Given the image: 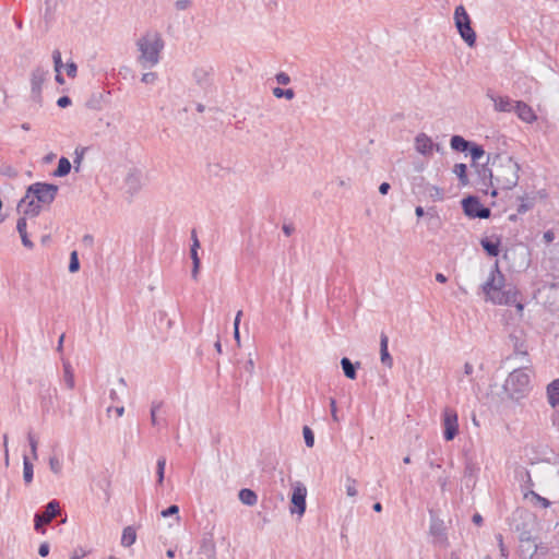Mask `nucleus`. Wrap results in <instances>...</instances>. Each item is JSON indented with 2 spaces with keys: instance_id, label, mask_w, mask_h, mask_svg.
<instances>
[{
  "instance_id": "f257e3e1",
  "label": "nucleus",
  "mask_w": 559,
  "mask_h": 559,
  "mask_svg": "<svg viewBox=\"0 0 559 559\" xmlns=\"http://www.w3.org/2000/svg\"><path fill=\"white\" fill-rule=\"evenodd\" d=\"M490 165L492 185L504 190H510L518 185L520 165L511 156L497 154Z\"/></svg>"
},
{
  "instance_id": "f03ea898",
  "label": "nucleus",
  "mask_w": 559,
  "mask_h": 559,
  "mask_svg": "<svg viewBox=\"0 0 559 559\" xmlns=\"http://www.w3.org/2000/svg\"><path fill=\"white\" fill-rule=\"evenodd\" d=\"M164 39L158 32H146L136 40V47L140 51V55L136 59L138 63L143 69L154 68L160 60V53L164 49Z\"/></svg>"
},
{
  "instance_id": "7ed1b4c3",
  "label": "nucleus",
  "mask_w": 559,
  "mask_h": 559,
  "mask_svg": "<svg viewBox=\"0 0 559 559\" xmlns=\"http://www.w3.org/2000/svg\"><path fill=\"white\" fill-rule=\"evenodd\" d=\"M531 373L527 367H520L507 377L503 390L510 400L519 402L528 395L532 389Z\"/></svg>"
},
{
  "instance_id": "20e7f679",
  "label": "nucleus",
  "mask_w": 559,
  "mask_h": 559,
  "mask_svg": "<svg viewBox=\"0 0 559 559\" xmlns=\"http://www.w3.org/2000/svg\"><path fill=\"white\" fill-rule=\"evenodd\" d=\"M483 290L487 300L493 304L507 306L515 305L519 311L523 310V305L516 302L518 290L514 287L506 286L502 289H493L490 292V284H484Z\"/></svg>"
},
{
  "instance_id": "39448f33",
  "label": "nucleus",
  "mask_w": 559,
  "mask_h": 559,
  "mask_svg": "<svg viewBox=\"0 0 559 559\" xmlns=\"http://www.w3.org/2000/svg\"><path fill=\"white\" fill-rule=\"evenodd\" d=\"M454 23L462 39L473 47L476 43V34L471 26V19L463 5H459L454 10Z\"/></svg>"
},
{
  "instance_id": "423d86ee",
  "label": "nucleus",
  "mask_w": 559,
  "mask_h": 559,
  "mask_svg": "<svg viewBox=\"0 0 559 559\" xmlns=\"http://www.w3.org/2000/svg\"><path fill=\"white\" fill-rule=\"evenodd\" d=\"M58 192V186L52 183L36 182L28 187L27 198L33 195L40 204L49 205L53 202Z\"/></svg>"
},
{
  "instance_id": "0eeeda50",
  "label": "nucleus",
  "mask_w": 559,
  "mask_h": 559,
  "mask_svg": "<svg viewBox=\"0 0 559 559\" xmlns=\"http://www.w3.org/2000/svg\"><path fill=\"white\" fill-rule=\"evenodd\" d=\"M48 76L49 71L43 67H37L31 72V97L38 105H41V90Z\"/></svg>"
},
{
  "instance_id": "6e6552de",
  "label": "nucleus",
  "mask_w": 559,
  "mask_h": 559,
  "mask_svg": "<svg viewBox=\"0 0 559 559\" xmlns=\"http://www.w3.org/2000/svg\"><path fill=\"white\" fill-rule=\"evenodd\" d=\"M443 437L453 440L459 432L457 413L451 407H444L442 413Z\"/></svg>"
},
{
  "instance_id": "1a4fd4ad",
  "label": "nucleus",
  "mask_w": 559,
  "mask_h": 559,
  "mask_svg": "<svg viewBox=\"0 0 559 559\" xmlns=\"http://www.w3.org/2000/svg\"><path fill=\"white\" fill-rule=\"evenodd\" d=\"M464 213L472 218H488L490 216V210L485 207L477 198L467 197L462 201Z\"/></svg>"
},
{
  "instance_id": "9d476101",
  "label": "nucleus",
  "mask_w": 559,
  "mask_h": 559,
  "mask_svg": "<svg viewBox=\"0 0 559 559\" xmlns=\"http://www.w3.org/2000/svg\"><path fill=\"white\" fill-rule=\"evenodd\" d=\"M414 147L417 153L425 157H430L433 151L442 150L439 143H435L432 139L424 132L418 133L414 139Z\"/></svg>"
},
{
  "instance_id": "9b49d317",
  "label": "nucleus",
  "mask_w": 559,
  "mask_h": 559,
  "mask_svg": "<svg viewBox=\"0 0 559 559\" xmlns=\"http://www.w3.org/2000/svg\"><path fill=\"white\" fill-rule=\"evenodd\" d=\"M306 497H307V488L306 486L297 481L294 485L293 493L290 498V502L293 507L290 508L292 513H297L299 516H302L306 511Z\"/></svg>"
},
{
  "instance_id": "f8f14e48",
  "label": "nucleus",
  "mask_w": 559,
  "mask_h": 559,
  "mask_svg": "<svg viewBox=\"0 0 559 559\" xmlns=\"http://www.w3.org/2000/svg\"><path fill=\"white\" fill-rule=\"evenodd\" d=\"M143 174L138 168H130L124 177L123 188L131 197L136 194L143 187Z\"/></svg>"
},
{
  "instance_id": "ddd939ff",
  "label": "nucleus",
  "mask_w": 559,
  "mask_h": 559,
  "mask_svg": "<svg viewBox=\"0 0 559 559\" xmlns=\"http://www.w3.org/2000/svg\"><path fill=\"white\" fill-rule=\"evenodd\" d=\"M59 513V502L56 500H51L47 503L45 513H36L34 518V526L36 531H40L45 533L43 528L44 525L50 523L52 519H55Z\"/></svg>"
},
{
  "instance_id": "4468645a",
  "label": "nucleus",
  "mask_w": 559,
  "mask_h": 559,
  "mask_svg": "<svg viewBox=\"0 0 559 559\" xmlns=\"http://www.w3.org/2000/svg\"><path fill=\"white\" fill-rule=\"evenodd\" d=\"M17 210L24 214L23 217H36L41 211V204L33 197L27 198V193L20 201Z\"/></svg>"
},
{
  "instance_id": "2eb2a0df",
  "label": "nucleus",
  "mask_w": 559,
  "mask_h": 559,
  "mask_svg": "<svg viewBox=\"0 0 559 559\" xmlns=\"http://www.w3.org/2000/svg\"><path fill=\"white\" fill-rule=\"evenodd\" d=\"M213 68L210 66H198L192 70V78L195 84L205 88L211 85Z\"/></svg>"
},
{
  "instance_id": "dca6fc26",
  "label": "nucleus",
  "mask_w": 559,
  "mask_h": 559,
  "mask_svg": "<svg viewBox=\"0 0 559 559\" xmlns=\"http://www.w3.org/2000/svg\"><path fill=\"white\" fill-rule=\"evenodd\" d=\"M487 97L493 103L496 111L512 112L515 102L508 96H496L491 91L487 92Z\"/></svg>"
},
{
  "instance_id": "f3484780",
  "label": "nucleus",
  "mask_w": 559,
  "mask_h": 559,
  "mask_svg": "<svg viewBox=\"0 0 559 559\" xmlns=\"http://www.w3.org/2000/svg\"><path fill=\"white\" fill-rule=\"evenodd\" d=\"M513 111L522 121L527 123H532L537 119V116L534 114L532 107L520 100L515 102Z\"/></svg>"
},
{
  "instance_id": "a211bd4d",
  "label": "nucleus",
  "mask_w": 559,
  "mask_h": 559,
  "mask_svg": "<svg viewBox=\"0 0 559 559\" xmlns=\"http://www.w3.org/2000/svg\"><path fill=\"white\" fill-rule=\"evenodd\" d=\"M430 534L433 536V542L442 547L448 546V537L444 532L443 523L439 520L432 521L430 524Z\"/></svg>"
},
{
  "instance_id": "6ab92c4d",
  "label": "nucleus",
  "mask_w": 559,
  "mask_h": 559,
  "mask_svg": "<svg viewBox=\"0 0 559 559\" xmlns=\"http://www.w3.org/2000/svg\"><path fill=\"white\" fill-rule=\"evenodd\" d=\"M388 344H389V337L385 333L382 332L380 335V360L388 368H392L393 358L391 357V355L389 353Z\"/></svg>"
},
{
  "instance_id": "aec40b11",
  "label": "nucleus",
  "mask_w": 559,
  "mask_h": 559,
  "mask_svg": "<svg viewBox=\"0 0 559 559\" xmlns=\"http://www.w3.org/2000/svg\"><path fill=\"white\" fill-rule=\"evenodd\" d=\"M485 284H490V292L493 290V289H498L499 290V289H502L503 287H506V285H504V277L501 274V272L499 271L497 265L490 272V275H489L488 280L485 282Z\"/></svg>"
},
{
  "instance_id": "412c9836",
  "label": "nucleus",
  "mask_w": 559,
  "mask_h": 559,
  "mask_svg": "<svg viewBox=\"0 0 559 559\" xmlns=\"http://www.w3.org/2000/svg\"><path fill=\"white\" fill-rule=\"evenodd\" d=\"M26 226H27L26 217H20L17 219V223H16V229H17V233L20 234L22 243L27 249H33L34 248V243L28 238V235H27V231H26Z\"/></svg>"
},
{
  "instance_id": "4be33fe9",
  "label": "nucleus",
  "mask_w": 559,
  "mask_h": 559,
  "mask_svg": "<svg viewBox=\"0 0 559 559\" xmlns=\"http://www.w3.org/2000/svg\"><path fill=\"white\" fill-rule=\"evenodd\" d=\"M480 245L488 255L497 257L499 254L500 240L498 238H483Z\"/></svg>"
},
{
  "instance_id": "5701e85b",
  "label": "nucleus",
  "mask_w": 559,
  "mask_h": 559,
  "mask_svg": "<svg viewBox=\"0 0 559 559\" xmlns=\"http://www.w3.org/2000/svg\"><path fill=\"white\" fill-rule=\"evenodd\" d=\"M548 401L552 407L559 405V379L554 380L547 386Z\"/></svg>"
},
{
  "instance_id": "b1692460",
  "label": "nucleus",
  "mask_w": 559,
  "mask_h": 559,
  "mask_svg": "<svg viewBox=\"0 0 559 559\" xmlns=\"http://www.w3.org/2000/svg\"><path fill=\"white\" fill-rule=\"evenodd\" d=\"M341 366H342V369L344 371V374L350 379V380H354L356 379V367H359L360 366V362H356V366L350 361L349 358L347 357H343L341 359Z\"/></svg>"
},
{
  "instance_id": "393cba45",
  "label": "nucleus",
  "mask_w": 559,
  "mask_h": 559,
  "mask_svg": "<svg viewBox=\"0 0 559 559\" xmlns=\"http://www.w3.org/2000/svg\"><path fill=\"white\" fill-rule=\"evenodd\" d=\"M239 500L249 507L254 506L258 502V496L257 493L248 488H243L238 493Z\"/></svg>"
},
{
  "instance_id": "a878e982",
  "label": "nucleus",
  "mask_w": 559,
  "mask_h": 559,
  "mask_svg": "<svg viewBox=\"0 0 559 559\" xmlns=\"http://www.w3.org/2000/svg\"><path fill=\"white\" fill-rule=\"evenodd\" d=\"M63 380L68 389L72 390L75 386L74 373L71 364L68 360H63Z\"/></svg>"
},
{
  "instance_id": "bb28decb",
  "label": "nucleus",
  "mask_w": 559,
  "mask_h": 559,
  "mask_svg": "<svg viewBox=\"0 0 559 559\" xmlns=\"http://www.w3.org/2000/svg\"><path fill=\"white\" fill-rule=\"evenodd\" d=\"M451 148L457 152H465L469 148L471 143L461 135H453L450 140Z\"/></svg>"
},
{
  "instance_id": "cd10ccee",
  "label": "nucleus",
  "mask_w": 559,
  "mask_h": 559,
  "mask_svg": "<svg viewBox=\"0 0 559 559\" xmlns=\"http://www.w3.org/2000/svg\"><path fill=\"white\" fill-rule=\"evenodd\" d=\"M136 540V533L133 527L127 526L124 527L121 536V545L123 547H130Z\"/></svg>"
},
{
  "instance_id": "c85d7f7f",
  "label": "nucleus",
  "mask_w": 559,
  "mask_h": 559,
  "mask_svg": "<svg viewBox=\"0 0 559 559\" xmlns=\"http://www.w3.org/2000/svg\"><path fill=\"white\" fill-rule=\"evenodd\" d=\"M34 466L29 459L24 455L23 456V479L26 485L31 484L33 480Z\"/></svg>"
},
{
  "instance_id": "c756f323",
  "label": "nucleus",
  "mask_w": 559,
  "mask_h": 559,
  "mask_svg": "<svg viewBox=\"0 0 559 559\" xmlns=\"http://www.w3.org/2000/svg\"><path fill=\"white\" fill-rule=\"evenodd\" d=\"M71 170V163L68 158L61 157L58 162V167L53 171V176L56 177H64L67 176Z\"/></svg>"
},
{
  "instance_id": "7c9ffc66",
  "label": "nucleus",
  "mask_w": 559,
  "mask_h": 559,
  "mask_svg": "<svg viewBox=\"0 0 559 559\" xmlns=\"http://www.w3.org/2000/svg\"><path fill=\"white\" fill-rule=\"evenodd\" d=\"M427 195L435 202L443 200V190L433 185H427L425 187Z\"/></svg>"
},
{
  "instance_id": "2f4dec72",
  "label": "nucleus",
  "mask_w": 559,
  "mask_h": 559,
  "mask_svg": "<svg viewBox=\"0 0 559 559\" xmlns=\"http://www.w3.org/2000/svg\"><path fill=\"white\" fill-rule=\"evenodd\" d=\"M511 340L513 342L514 347V354L516 356L525 357L527 355L526 346L524 345V342L520 340L516 335H511Z\"/></svg>"
},
{
  "instance_id": "473e14b6",
  "label": "nucleus",
  "mask_w": 559,
  "mask_h": 559,
  "mask_svg": "<svg viewBox=\"0 0 559 559\" xmlns=\"http://www.w3.org/2000/svg\"><path fill=\"white\" fill-rule=\"evenodd\" d=\"M467 167L465 164H455L453 168V173L459 177L462 185H467V174H466Z\"/></svg>"
},
{
  "instance_id": "72a5a7b5",
  "label": "nucleus",
  "mask_w": 559,
  "mask_h": 559,
  "mask_svg": "<svg viewBox=\"0 0 559 559\" xmlns=\"http://www.w3.org/2000/svg\"><path fill=\"white\" fill-rule=\"evenodd\" d=\"M162 402H153L151 405V423L153 426H158L160 420L157 417L158 411L162 408Z\"/></svg>"
},
{
  "instance_id": "f704fd0d",
  "label": "nucleus",
  "mask_w": 559,
  "mask_h": 559,
  "mask_svg": "<svg viewBox=\"0 0 559 559\" xmlns=\"http://www.w3.org/2000/svg\"><path fill=\"white\" fill-rule=\"evenodd\" d=\"M190 255H191L192 263H193L191 275L194 280H197L199 269H200V259L198 255V251H195L194 249H190Z\"/></svg>"
},
{
  "instance_id": "c9c22d12",
  "label": "nucleus",
  "mask_w": 559,
  "mask_h": 559,
  "mask_svg": "<svg viewBox=\"0 0 559 559\" xmlns=\"http://www.w3.org/2000/svg\"><path fill=\"white\" fill-rule=\"evenodd\" d=\"M27 439H28V443H29V448H31L32 459L36 461L38 459V454H37L38 440L32 432H28Z\"/></svg>"
},
{
  "instance_id": "e433bc0d",
  "label": "nucleus",
  "mask_w": 559,
  "mask_h": 559,
  "mask_svg": "<svg viewBox=\"0 0 559 559\" xmlns=\"http://www.w3.org/2000/svg\"><path fill=\"white\" fill-rule=\"evenodd\" d=\"M165 466H166V459L165 457H159L157 460V466H156L157 483L159 485H162L163 481H164Z\"/></svg>"
},
{
  "instance_id": "4c0bfd02",
  "label": "nucleus",
  "mask_w": 559,
  "mask_h": 559,
  "mask_svg": "<svg viewBox=\"0 0 559 559\" xmlns=\"http://www.w3.org/2000/svg\"><path fill=\"white\" fill-rule=\"evenodd\" d=\"M273 95L277 98L285 97L286 99H293L295 93L292 88L283 90L281 87L273 88Z\"/></svg>"
},
{
  "instance_id": "58836bf2",
  "label": "nucleus",
  "mask_w": 559,
  "mask_h": 559,
  "mask_svg": "<svg viewBox=\"0 0 559 559\" xmlns=\"http://www.w3.org/2000/svg\"><path fill=\"white\" fill-rule=\"evenodd\" d=\"M357 481L350 477H347L346 478V485H345V488H346V495L348 497H356L358 491H357Z\"/></svg>"
},
{
  "instance_id": "ea45409f",
  "label": "nucleus",
  "mask_w": 559,
  "mask_h": 559,
  "mask_svg": "<svg viewBox=\"0 0 559 559\" xmlns=\"http://www.w3.org/2000/svg\"><path fill=\"white\" fill-rule=\"evenodd\" d=\"M468 150L473 160H478L485 155V151L480 145L471 144Z\"/></svg>"
},
{
  "instance_id": "a19ab883",
  "label": "nucleus",
  "mask_w": 559,
  "mask_h": 559,
  "mask_svg": "<svg viewBox=\"0 0 559 559\" xmlns=\"http://www.w3.org/2000/svg\"><path fill=\"white\" fill-rule=\"evenodd\" d=\"M302 433H304V439H305L306 445L308 448H312L314 444V436H313L312 430L308 426H305L302 429Z\"/></svg>"
},
{
  "instance_id": "79ce46f5",
  "label": "nucleus",
  "mask_w": 559,
  "mask_h": 559,
  "mask_svg": "<svg viewBox=\"0 0 559 559\" xmlns=\"http://www.w3.org/2000/svg\"><path fill=\"white\" fill-rule=\"evenodd\" d=\"M79 269H80V262H79V258H78V252L72 251L71 255H70L69 271L71 273H75L79 271Z\"/></svg>"
},
{
  "instance_id": "37998d69",
  "label": "nucleus",
  "mask_w": 559,
  "mask_h": 559,
  "mask_svg": "<svg viewBox=\"0 0 559 559\" xmlns=\"http://www.w3.org/2000/svg\"><path fill=\"white\" fill-rule=\"evenodd\" d=\"M52 59H53L55 71L60 72L61 68L63 67V63L61 60V52L59 50H55L52 52Z\"/></svg>"
},
{
  "instance_id": "c03bdc74",
  "label": "nucleus",
  "mask_w": 559,
  "mask_h": 559,
  "mask_svg": "<svg viewBox=\"0 0 559 559\" xmlns=\"http://www.w3.org/2000/svg\"><path fill=\"white\" fill-rule=\"evenodd\" d=\"M533 207V199H522L521 204L518 207V213L523 214Z\"/></svg>"
},
{
  "instance_id": "a18cd8bd",
  "label": "nucleus",
  "mask_w": 559,
  "mask_h": 559,
  "mask_svg": "<svg viewBox=\"0 0 559 559\" xmlns=\"http://www.w3.org/2000/svg\"><path fill=\"white\" fill-rule=\"evenodd\" d=\"M158 76L155 72H146L142 75L141 81L144 84H154L157 81Z\"/></svg>"
},
{
  "instance_id": "49530a36",
  "label": "nucleus",
  "mask_w": 559,
  "mask_h": 559,
  "mask_svg": "<svg viewBox=\"0 0 559 559\" xmlns=\"http://www.w3.org/2000/svg\"><path fill=\"white\" fill-rule=\"evenodd\" d=\"M49 466L52 473L60 474L62 465L60 461L57 457H50L49 460Z\"/></svg>"
},
{
  "instance_id": "de8ad7c7",
  "label": "nucleus",
  "mask_w": 559,
  "mask_h": 559,
  "mask_svg": "<svg viewBox=\"0 0 559 559\" xmlns=\"http://www.w3.org/2000/svg\"><path fill=\"white\" fill-rule=\"evenodd\" d=\"M191 5H192L191 0H177L175 2V8L179 11H185V10L189 9Z\"/></svg>"
},
{
  "instance_id": "09e8293b",
  "label": "nucleus",
  "mask_w": 559,
  "mask_h": 559,
  "mask_svg": "<svg viewBox=\"0 0 559 559\" xmlns=\"http://www.w3.org/2000/svg\"><path fill=\"white\" fill-rule=\"evenodd\" d=\"M178 512H179L178 506L173 504V506L168 507L166 510L162 511V516L163 518H167V516H170V515H177Z\"/></svg>"
},
{
  "instance_id": "8fccbe9b",
  "label": "nucleus",
  "mask_w": 559,
  "mask_h": 559,
  "mask_svg": "<svg viewBox=\"0 0 559 559\" xmlns=\"http://www.w3.org/2000/svg\"><path fill=\"white\" fill-rule=\"evenodd\" d=\"M276 81L281 85H287L290 82V78H289V75L287 73L280 72V73L276 74Z\"/></svg>"
},
{
  "instance_id": "3c124183",
  "label": "nucleus",
  "mask_w": 559,
  "mask_h": 559,
  "mask_svg": "<svg viewBox=\"0 0 559 559\" xmlns=\"http://www.w3.org/2000/svg\"><path fill=\"white\" fill-rule=\"evenodd\" d=\"M76 70H78V67L74 62L67 63L66 71L70 78H74L76 75Z\"/></svg>"
},
{
  "instance_id": "603ef678",
  "label": "nucleus",
  "mask_w": 559,
  "mask_h": 559,
  "mask_svg": "<svg viewBox=\"0 0 559 559\" xmlns=\"http://www.w3.org/2000/svg\"><path fill=\"white\" fill-rule=\"evenodd\" d=\"M331 415L334 421H338L336 402L333 397L330 399Z\"/></svg>"
},
{
  "instance_id": "864d4df0",
  "label": "nucleus",
  "mask_w": 559,
  "mask_h": 559,
  "mask_svg": "<svg viewBox=\"0 0 559 559\" xmlns=\"http://www.w3.org/2000/svg\"><path fill=\"white\" fill-rule=\"evenodd\" d=\"M3 448H4V464H5V466H9L10 459H9V449H8V435L3 436Z\"/></svg>"
},
{
  "instance_id": "5fc2aeb1",
  "label": "nucleus",
  "mask_w": 559,
  "mask_h": 559,
  "mask_svg": "<svg viewBox=\"0 0 559 559\" xmlns=\"http://www.w3.org/2000/svg\"><path fill=\"white\" fill-rule=\"evenodd\" d=\"M38 554L40 557H46L49 554V544L47 542H44L40 544L38 548Z\"/></svg>"
},
{
  "instance_id": "6e6d98bb",
  "label": "nucleus",
  "mask_w": 559,
  "mask_h": 559,
  "mask_svg": "<svg viewBox=\"0 0 559 559\" xmlns=\"http://www.w3.org/2000/svg\"><path fill=\"white\" fill-rule=\"evenodd\" d=\"M496 537H497V540H498V544H499V549H500L501 556L507 557L508 556V551H507V549L504 547L502 535L498 534Z\"/></svg>"
},
{
  "instance_id": "4d7b16f0",
  "label": "nucleus",
  "mask_w": 559,
  "mask_h": 559,
  "mask_svg": "<svg viewBox=\"0 0 559 559\" xmlns=\"http://www.w3.org/2000/svg\"><path fill=\"white\" fill-rule=\"evenodd\" d=\"M57 104L61 108H66L71 104V99L68 96H62L57 100Z\"/></svg>"
},
{
  "instance_id": "13d9d810",
  "label": "nucleus",
  "mask_w": 559,
  "mask_h": 559,
  "mask_svg": "<svg viewBox=\"0 0 559 559\" xmlns=\"http://www.w3.org/2000/svg\"><path fill=\"white\" fill-rule=\"evenodd\" d=\"M437 481H438V484H439V486H440L441 490H442V491H444V490L447 489V485H448V481H449V477H448V476H445V475H441V476H439V478H438V480H437Z\"/></svg>"
},
{
  "instance_id": "bf43d9fd",
  "label": "nucleus",
  "mask_w": 559,
  "mask_h": 559,
  "mask_svg": "<svg viewBox=\"0 0 559 559\" xmlns=\"http://www.w3.org/2000/svg\"><path fill=\"white\" fill-rule=\"evenodd\" d=\"M245 370L248 373L253 374V372H254V361H253V359L251 357L245 364Z\"/></svg>"
},
{
  "instance_id": "052dcab7",
  "label": "nucleus",
  "mask_w": 559,
  "mask_h": 559,
  "mask_svg": "<svg viewBox=\"0 0 559 559\" xmlns=\"http://www.w3.org/2000/svg\"><path fill=\"white\" fill-rule=\"evenodd\" d=\"M543 239L546 243H550L555 239V233L552 230H547L543 235Z\"/></svg>"
},
{
  "instance_id": "680f3d73",
  "label": "nucleus",
  "mask_w": 559,
  "mask_h": 559,
  "mask_svg": "<svg viewBox=\"0 0 559 559\" xmlns=\"http://www.w3.org/2000/svg\"><path fill=\"white\" fill-rule=\"evenodd\" d=\"M390 188H391V187H390V185H389L388 182H382V183L380 185V187H379V192H380L381 194H386V193L389 192Z\"/></svg>"
},
{
  "instance_id": "e2e57ef3",
  "label": "nucleus",
  "mask_w": 559,
  "mask_h": 559,
  "mask_svg": "<svg viewBox=\"0 0 559 559\" xmlns=\"http://www.w3.org/2000/svg\"><path fill=\"white\" fill-rule=\"evenodd\" d=\"M473 371H474L473 365L469 364V362H465V365H464V374L465 376H471L473 373Z\"/></svg>"
},
{
  "instance_id": "0e129e2a",
  "label": "nucleus",
  "mask_w": 559,
  "mask_h": 559,
  "mask_svg": "<svg viewBox=\"0 0 559 559\" xmlns=\"http://www.w3.org/2000/svg\"><path fill=\"white\" fill-rule=\"evenodd\" d=\"M82 158H83V150L81 152H79V150L76 148L74 164H76L79 166L81 164Z\"/></svg>"
},
{
  "instance_id": "69168bd1",
  "label": "nucleus",
  "mask_w": 559,
  "mask_h": 559,
  "mask_svg": "<svg viewBox=\"0 0 559 559\" xmlns=\"http://www.w3.org/2000/svg\"><path fill=\"white\" fill-rule=\"evenodd\" d=\"M192 240H193V243L191 246V249H194L195 251H198V249L200 247V242H199L194 231L192 233Z\"/></svg>"
},
{
  "instance_id": "338daca9",
  "label": "nucleus",
  "mask_w": 559,
  "mask_h": 559,
  "mask_svg": "<svg viewBox=\"0 0 559 559\" xmlns=\"http://www.w3.org/2000/svg\"><path fill=\"white\" fill-rule=\"evenodd\" d=\"M234 338L237 343V346H240V334H239V328L234 326Z\"/></svg>"
},
{
  "instance_id": "774afa93",
  "label": "nucleus",
  "mask_w": 559,
  "mask_h": 559,
  "mask_svg": "<svg viewBox=\"0 0 559 559\" xmlns=\"http://www.w3.org/2000/svg\"><path fill=\"white\" fill-rule=\"evenodd\" d=\"M283 231L286 236H290L294 231V227L292 225H284Z\"/></svg>"
}]
</instances>
